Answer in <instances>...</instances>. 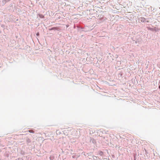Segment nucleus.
<instances>
[{
	"instance_id": "1",
	"label": "nucleus",
	"mask_w": 160,
	"mask_h": 160,
	"mask_svg": "<svg viewBox=\"0 0 160 160\" xmlns=\"http://www.w3.org/2000/svg\"><path fill=\"white\" fill-rule=\"evenodd\" d=\"M139 21H141L142 22H148L149 21L148 20H147V19L143 17H141L138 19Z\"/></svg>"
},
{
	"instance_id": "9",
	"label": "nucleus",
	"mask_w": 160,
	"mask_h": 160,
	"mask_svg": "<svg viewBox=\"0 0 160 160\" xmlns=\"http://www.w3.org/2000/svg\"><path fill=\"white\" fill-rule=\"evenodd\" d=\"M94 157H95V158H94V159H96V158H97V157H96L95 156Z\"/></svg>"
},
{
	"instance_id": "2",
	"label": "nucleus",
	"mask_w": 160,
	"mask_h": 160,
	"mask_svg": "<svg viewBox=\"0 0 160 160\" xmlns=\"http://www.w3.org/2000/svg\"><path fill=\"white\" fill-rule=\"evenodd\" d=\"M90 143H93L95 144L96 143V142L95 140H94L93 138H91L90 141Z\"/></svg>"
},
{
	"instance_id": "10",
	"label": "nucleus",
	"mask_w": 160,
	"mask_h": 160,
	"mask_svg": "<svg viewBox=\"0 0 160 160\" xmlns=\"http://www.w3.org/2000/svg\"><path fill=\"white\" fill-rule=\"evenodd\" d=\"M158 88H159V89H160V84L159 85V86Z\"/></svg>"
},
{
	"instance_id": "11",
	"label": "nucleus",
	"mask_w": 160,
	"mask_h": 160,
	"mask_svg": "<svg viewBox=\"0 0 160 160\" xmlns=\"http://www.w3.org/2000/svg\"><path fill=\"white\" fill-rule=\"evenodd\" d=\"M51 157H50V159H51Z\"/></svg>"
},
{
	"instance_id": "3",
	"label": "nucleus",
	"mask_w": 160,
	"mask_h": 160,
	"mask_svg": "<svg viewBox=\"0 0 160 160\" xmlns=\"http://www.w3.org/2000/svg\"><path fill=\"white\" fill-rule=\"evenodd\" d=\"M98 154L101 156H102L103 155V153L101 151H100L98 152Z\"/></svg>"
},
{
	"instance_id": "4",
	"label": "nucleus",
	"mask_w": 160,
	"mask_h": 160,
	"mask_svg": "<svg viewBox=\"0 0 160 160\" xmlns=\"http://www.w3.org/2000/svg\"><path fill=\"white\" fill-rule=\"evenodd\" d=\"M39 16L40 18H44V16L42 14H39Z\"/></svg>"
},
{
	"instance_id": "6",
	"label": "nucleus",
	"mask_w": 160,
	"mask_h": 160,
	"mask_svg": "<svg viewBox=\"0 0 160 160\" xmlns=\"http://www.w3.org/2000/svg\"><path fill=\"white\" fill-rule=\"evenodd\" d=\"M148 29H149L151 31H153V29L151 28H149Z\"/></svg>"
},
{
	"instance_id": "7",
	"label": "nucleus",
	"mask_w": 160,
	"mask_h": 160,
	"mask_svg": "<svg viewBox=\"0 0 160 160\" xmlns=\"http://www.w3.org/2000/svg\"><path fill=\"white\" fill-rule=\"evenodd\" d=\"M57 28L56 27H54V28H51V30H54V29H56Z\"/></svg>"
},
{
	"instance_id": "8",
	"label": "nucleus",
	"mask_w": 160,
	"mask_h": 160,
	"mask_svg": "<svg viewBox=\"0 0 160 160\" xmlns=\"http://www.w3.org/2000/svg\"><path fill=\"white\" fill-rule=\"evenodd\" d=\"M39 32H38L37 33H36V35L37 36H39Z\"/></svg>"
},
{
	"instance_id": "5",
	"label": "nucleus",
	"mask_w": 160,
	"mask_h": 160,
	"mask_svg": "<svg viewBox=\"0 0 160 160\" xmlns=\"http://www.w3.org/2000/svg\"><path fill=\"white\" fill-rule=\"evenodd\" d=\"M28 132H30V133H34V131L32 130H30L28 131Z\"/></svg>"
}]
</instances>
